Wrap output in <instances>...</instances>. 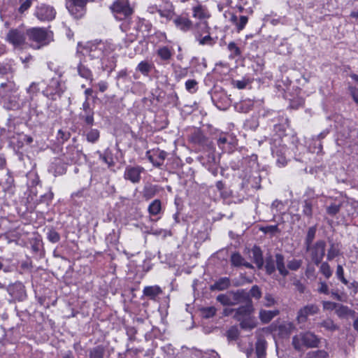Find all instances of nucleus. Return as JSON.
Returning a JSON list of instances; mask_svg holds the SVG:
<instances>
[{"mask_svg": "<svg viewBox=\"0 0 358 358\" xmlns=\"http://www.w3.org/2000/svg\"><path fill=\"white\" fill-rule=\"evenodd\" d=\"M248 295L245 289H238L219 294L216 299L223 306H232L248 300Z\"/></svg>", "mask_w": 358, "mask_h": 358, "instance_id": "nucleus-1", "label": "nucleus"}, {"mask_svg": "<svg viewBox=\"0 0 358 358\" xmlns=\"http://www.w3.org/2000/svg\"><path fill=\"white\" fill-rule=\"evenodd\" d=\"M265 269L268 275L274 274L275 270H278L283 277H286L289 274L284 256L279 253L276 254L274 257H269L266 259Z\"/></svg>", "mask_w": 358, "mask_h": 358, "instance_id": "nucleus-2", "label": "nucleus"}, {"mask_svg": "<svg viewBox=\"0 0 358 358\" xmlns=\"http://www.w3.org/2000/svg\"><path fill=\"white\" fill-rule=\"evenodd\" d=\"M26 34L29 40L35 43V44H31V45L36 49L48 44L50 41V34L43 28H31L27 30Z\"/></svg>", "mask_w": 358, "mask_h": 358, "instance_id": "nucleus-3", "label": "nucleus"}, {"mask_svg": "<svg viewBox=\"0 0 358 358\" xmlns=\"http://www.w3.org/2000/svg\"><path fill=\"white\" fill-rule=\"evenodd\" d=\"M110 9L115 17L120 20L129 17L134 12L129 0H116L110 6Z\"/></svg>", "mask_w": 358, "mask_h": 358, "instance_id": "nucleus-4", "label": "nucleus"}, {"mask_svg": "<svg viewBox=\"0 0 358 358\" xmlns=\"http://www.w3.org/2000/svg\"><path fill=\"white\" fill-rule=\"evenodd\" d=\"M326 243L324 241H317L315 243L306 246V251L309 252L313 262L319 265L325 255Z\"/></svg>", "mask_w": 358, "mask_h": 358, "instance_id": "nucleus-5", "label": "nucleus"}, {"mask_svg": "<svg viewBox=\"0 0 358 358\" xmlns=\"http://www.w3.org/2000/svg\"><path fill=\"white\" fill-rule=\"evenodd\" d=\"M65 90L64 83L59 77L53 78L49 82L44 94L52 99L60 96Z\"/></svg>", "mask_w": 358, "mask_h": 358, "instance_id": "nucleus-6", "label": "nucleus"}, {"mask_svg": "<svg viewBox=\"0 0 358 358\" xmlns=\"http://www.w3.org/2000/svg\"><path fill=\"white\" fill-rule=\"evenodd\" d=\"M103 47V42L101 41L88 42L82 48L80 52L83 55H88L91 59H101V50Z\"/></svg>", "mask_w": 358, "mask_h": 358, "instance_id": "nucleus-7", "label": "nucleus"}, {"mask_svg": "<svg viewBox=\"0 0 358 358\" xmlns=\"http://www.w3.org/2000/svg\"><path fill=\"white\" fill-rule=\"evenodd\" d=\"M320 308L314 303H309L301 307L297 312L296 320L299 324H304L309 316L318 314Z\"/></svg>", "mask_w": 358, "mask_h": 358, "instance_id": "nucleus-8", "label": "nucleus"}, {"mask_svg": "<svg viewBox=\"0 0 358 358\" xmlns=\"http://www.w3.org/2000/svg\"><path fill=\"white\" fill-rule=\"evenodd\" d=\"M26 32L22 28L10 29L7 35L6 40L15 48H20L25 43Z\"/></svg>", "mask_w": 358, "mask_h": 358, "instance_id": "nucleus-9", "label": "nucleus"}, {"mask_svg": "<svg viewBox=\"0 0 358 358\" xmlns=\"http://www.w3.org/2000/svg\"><path fill=\"white\" fill-rule=\"evenodd\" d=\"M56 12L55 9L50 6L40 5L37 6L35 15L41 21H50L55 18Z\"/></svg>", "mask_w": 358, "mask_h": 358, "instance_id": "nucleus-10", "label": "nucleus"}, {"mask_svg": "<svg viewBox=\"0 0 358 358\" xmlns=\"http://www.w3.org/2000/svg\"><path fill=\"white\" fill-rule=\"evenodd\" d=\"M244 303H245L244 306H241L234 310V317L238 321L252 315L255 310L252 301L249 296L248 300H245Z\"/></svg>", "mask_w": 358, "mask_h": 358, "instance_id": "nucleus-11", "label": "nucleus"}, {"mask_svg": "<svg viewBox=\"0 0 358 358\" xmlns=\"http://www.w3.org/2000/svg\"><path fill=\"white\" fill-rule=\"evenodd\" d=\"M144 171V168L140 166H128L125 169L124 178L133 183H138L141 180V174Z\"/></svg>", "mask_w": 358, "mask_h": 358, "instance_id": "nucleus-12", "label": "nucleus"}, {"mask_svg": "<svg viewBox=\"0 0 358 358\" xmlns=\"http://www.w3.org/2000/svg\"><path fill=\"white\" fill-rule=\"evenodd\" d=\"M9 294L15 299L22 301L25 297L24 286L21 283H15L8 288Z\"/></svg>", "mask_w": 358, "mask_h": 358, "instance_id": "nucleus-13", "label": "nucleus"}, {"mask_svg": "<svg viewBox=\"0 0 358 358\" xmlns=\"http://www.w3.org/2000/svg\"><path fill=\"white\" fill-rule=\"evenodd\" d=\"M173 22L178 29L184 32L189 31L193 25L192 22L189 18L182 16H177L173 19Z\"/></svg>", "mask_w": 358, "mask_h": 358, "instance_id": "nucleus-14", "label": "nucleus"}, {"mask_svg": "<svg viewBox=\"0 0 358 358\" xmlns=\"http://www.w3.org/2000/svg\"><path fill=\"white\" fill-rule=\"evenodd\" d=\"M192 16L201 20L209 18L210 15L206 6L198 4L192 8Z\"/></svg>", "mask_w": 358, "mask_h": 358, "instance_id": "nucleus-15", "label": "nucleus"}, {"mask_svg": "<svg viewBox=\"0 0 358 358\" xmlns=\"http://www.w3.org/2000/svg\"><path fill=\"white\" fill-rule=\"evenodd\" d=\"M201 24H202L203 26V29H205L204 32L207 33L208 35H206L203 37H201V34H200L199 33L196 35V38L198 41L199 45H213L214 43V42H213V39L212 38V37L209 35L210 27H208V22H203Z\"/></svg>", "mask_w": 358, "mask_h": 358, "instance_id": "nucleus-16", "label": "nucleus"}, {"mask_svg": "<svg viewBox=\"0 0 358 358\" xmlns=\"http://www.w3.org/2000/svg\"><path fill=\"white\" fill-rule=\"evenodd\" d=\"M295 329V325L290 322H284L278 327V334L282 338L288 337Z\"/></svg>", "mask_w": 358, "mask_h": 358, "instance_id": "nucleus-17", "label": "nucleus"}, {"mask_svg": "<svg viewBox=\"0 0 358 358\" xmlns=\"http://www.w3.org/2000/svg\"><path fill=\"white\" fill-rule=\"evenodd\" d=\"M143 295L150 299L155 300L162 293V289L158 285L147 286L143 290Z\"/></svg>", "mask_w": 358, "mask_h": 358, "instance_id": "nucleus-18", "label": "nucleus"}, {"mask_svg": "<svg viewBox=\"0 0 358 358\" xmlns=\"http://www.w3.org/2000/svg\"><path fill=\"white\" fill-rule=\"evenodd\" d=\"M103 48L101 50V60H103L105 58H107V59H112V62L113 63H115V55L113 54V52L115 50V46L114 45L110 43H107V42H103Z\"/></svg>", "mask_w": 358, "mask_h": 358, "instance_id": "nucleus-19", "label": "nucleus"}, {"mask_svg": "<svg viewBox=\"0 0 358 358\" xmlns=\"http://www.w3.org/2000/svg\"><path fill=\"white\" fill-rule=\"evenodd\" d=\"M302 339L306 348H315L319 343L317 337L311 332L301 333Z\"/></svg>", "mask_w": 358, "mask_h": 358, "instance_id": "nucleus-20", "label": "nucleus"}, {"mask_svg": "<svg viewBox=\"0 0 358 358\" xmlns=\"http://www.w3.org/2000/svg\"><path fill=\"white\" fill-rule=\"evenodd\" d=\"M231 285L230 279L227 277L220 278L213 285L210 286V289L222 291L229 287Z\"/></svg>", "mask_w": 358, "mask_h": 358, "instance_id": "nucleus-21", "label": "nucleus"}, {"mask_svg": "<svg viewBox=\"0 0 358 358\" xmlns=\"http://www.w3.org/2000/svg\"><path fill=\"white\" fill-rule=\"evenodd\" d=\"M279 314L278 310H266L262 309L259 310V319L263 323H268L274 317Z\"/></svg>", "mask_w": 358, "mask_h": 358, "instance_id": "nucleus-22", "label": "nucleus"}, {"mask_svg": "<svg viewBox=\"0 0 358 358\" xmlns=\"http://www.w3.org/2000/svg\"><path fill=\"white\" fill-rule=\"evenodd\" d=\"M239 322L241 327L246 330H251L257 326V320L255 317L252 315L243 318L239 320Z\"/></svg>", "mask_w": 358, "mask_h": 358, "instance_id": "nucleus-23", "label": "nucleus"}, {"mask_svg": "<svg viewBox=\"0 0 358 358\" xmlns=\"http://www.w3.org/2000/svg\"><path fill=\"white\" fill-rule=\"evenodd\" d=\"M266 342L264 339H258L255 344V352L257 358H265Z\"/></svg>", "mask_w": 358, "mask_h": 358, "instance_id": "nucleus-24", "label": "nucleus"}, {"mask_svg": "<svg viewBox=\"0 0 358 358\" xmlns=\"http://www.w3.org/2000/svg\"><path fill=\"white\" fill-rule=\"evenodd\" d=\"M162 210V203L159 199L154 200L148 206V212L152 215H158Z\"/></svg>", "mask_w": 358, "mask_h": 358, "instance_id": "nucleus-25", "label": "nucleus"}, {"mask_svg": "<svg viewBox=\"0 0 358 358\" xmlns=\"http://www.w3.org/2000/svg\"><path fill=\"white\" fill-rule=\"evenodd\" d=\"M78 72L81 77L87 80H92V73L85 65L80 64L78 66Z\"/></svg>", "mask_w": 358, "mask_h": 358, "instance_id": "nucleus-26", "label": "nucleus"}, {"mask_svg": "<svg viewBox=\"0 0 358 358\" xmlns=\"http://www.w3.org/2000/svg\"><path fill=\"white\" fill-rule=\"evenodd\" d=\"M105 352V348L102 345H98L93 348L90 351V358H103Z\"/></svg>", "mask_w": 358, "mask_h": 358, "instance_id": "nucleus-27", "label": "nucleus"}, {"mask_svg": "<svg viewBox=\"0 0 358 358\" xmlns=\"http://www.w3.org/2000/svg\"><path fill=\"white\" fill-rule=\"evenodd\" d=\"M157 55L164 61L169 60L172 57V53L169 48L164 46L159 48L157 52Z\"/></svg>", "mask_w": 358, "mask_h": 358, "instance_id": "nucleus-28", "label": "nucleus"}, {"mask_svg": "<svg viewBox=\"0 0 358 358\" xmlns=\"http://www.w3.org/2000/svg\"><path fill=\"white\" fill-rule=\"evenodd\" d=\"M292 345L295 350L300 351L305 347V343L302 339L301 334L294 336L292 338Z\"/></svg>", "mask_w": 358, "mask_h": 358, "instance_id": "nucleus-29", "label": "nucleus"}, {"mask_svg": "<svg viewBox=\"0 0 358 358\" xmlns=\"http://www.w3.org/2000/svg\"><path fill=\"white\" fill-rule=\"evenodd\" d=\"M320 266V272L329 279L332 275V270L327 262H321Z\"/></svg>", "mask_w": 358, "mask_h": 358, "instance_id": "nucleus-30", "label": "nucleus"}, {"mask_svg": "<svg viewBox=\"0 0 358 358\" xmlns=\"http://www.w3.org/2000/svg\"><path fill=\"white\" fill-rule=\"evenodd\" d=\"M319 326L331 331H335L338 329V327L334 324V321L329 318L323 320L320 323Z\"/></svg>", "mask_w": 358, "mask_h": 358, "instance_id": "nucleus-31", "label": "nucleus"}, {"mask_svg": "<svg viewBox=\"0 0 358 358\" xmlns=\"http://www.w3.org/2000/svg\"><path fill=\"white\" fill-rule=\"evenodd\" d=\"M315 233L316 228L315 227H311L308 229L305 240L306 247L312 245V242L315 236Z\"/></svg>", "mask_w": 358, "mask_h": 358, "instance_id": "nucleus-32", "label": "nucleus"}, {"mask_svg": "<svg viewBox=\"0 0 358 358\" xmlns=\"http://www.w3.org/2000/svg\"><path fill=\"white\" fill-rule=\"evenodd\" d=\"M152 66L146 61L140 62L137 66V71L144 75H147L151 70Z\"/></svg>", "mask_w": 358, "mask_h": 358, "instance_id": "nucleus-33", "label": "nucleus"}, {"mask_svg": "<svg viewBox=\"0 0 358 358\" xmlns=\"http://www.w3.org/2000/svg\"><path fill=\"white\" fill-rule=\"evenodd\" d=\"M336 275L337 278L344 285H348V281L344 276V269L342 265L338 264L336 266Z\"/></svg>", "mask_w": 358, "mask_h": 358, "instance_id": "nucleus-34", "label": "nucleus"}, {"mask_svg": "<svg viewBox=\"0 0 358 358\" xmlns=\"http://www.w3.org/2000/svg\"><path fill=\"white\" fill-rule=\"evenodd\" d=\"M351 310L348 307L338 303V306L336 308V313L338 317H345L350 313Z\"/></svg>", "mask_w": 358, "mask_h": 358, "instance_id": "nucleus-35", "label": "nucleus"}, {"mask_svg": "<svg viewBox=\"0 0 358 358\" xmlns=\"http://www.w3.org/2000/svg\"><path fill=\"white\" fill-rule=\"evenodd\" d=\"M303 213L304 215L311 217L313 215V205L308 200H306L303 205Z\"/></svg>", "mask_w": 358, "mask_h": 358, "instance_id": "nucleus-36", "label": "nucleus"}, {"mask_svg": "<svg viewBox=\"0 0 358 358\" xmlns=\"http://www.w3.org/2000/svg\"><path fill=\"white\" fill-rule=\"evenodd\" d=\"M198 83L196 80H187L185 82V88L190 93H194L197 91Z\"/></svg>", "mask_w": 358, "mask_h": 358, "instance_id": "nucleus-37", "label": "nucleus"}, {"mask_svg": "<svg viewBox=\"0 0 358 358\" xmlns=\"http://www.w3.org/2000/svg\"><path fill=\"white\" fill-rule=\"evenodd\" d=\"M99 138V131L96 129H91L87 134V140L90 143H95Z\"/></svg>", "mask_w": 358, "mask_h": 358, "instance_id": "nucleus-38", "label": "nucleus"}, {"mask_svg": "<svg viewBox=\"0 0 358 358\" xmlns=\"http://www.w3.org/2000/svg\"><path fill=\"white\" fill-rule=\"evenodd\" d=\"M176 78L177 79H181L184 77H186L188 74V68L185 67H181V66H177L175 69L174 71Z\"/></svg>", "mask_w": 358, "mask_h": 358, "instance_id": "nucleus-39", "label": "nucleus"}, {"mask_svg": "<svg viewBox=\"0 0 358 358\" xmlns=\"http://www.w3.org/2000/svg\"><path fill=\"white\" fill-rule=\"evenodd\" d=\"M248 293L249 294L250 298L251 296L252 298H255V299H259L262 295V291L257 285H253L251 287L250 292Z\"/></svg>", "mask_w": 358, "mask_h": 358, "instance_id": "nucleus-40", "label": "nucleus"}, {"mask_svg": "<svg viewBox=\"0 0 358 358\" xmlns=\"http://www.w3.org/2000/svg\"><path fill=\"white\" fill-rule=\"evenodd\" d=\"M308 358H328L329 355L324 350L313 351L308 353Z\"/></svg>", "mask_w": 358, "mask_h": 358, "instance_id": "nucleus-41", "label": "nucleus"}, {"mask_svg": "<svg viewBox=\"0 0 358 358\" xmlns=\"http://www.w3.org/2000/svg\"><path fill=\"white\" fill-rule=\"evenodd\" d=\"M80 117L84 120L86 124L92 125L94 124V112H85L80 115Z\"/></svg>", "mask_w": 358, "mask_h": 358, "instance_id": "nucleus-42", "label": "nucleus"}, {"mask_svg": "<svg viewBox=\"0 0 358 358\" xmlns=\"http://www.w3.org/2000/svg\"><path fill=\"white\" fill-rule=\"evenodd\" d=\"M253 256L255 262L259 268H261L263 265V258L259 249H255L253 250Z\"/></svg>", "mask_w": 358, "mask_h": 358, "instance_id": "nucleus-43", "label": "nucleus"}, {"mask_svg": "<svg viewBox=\"0 0 358 358\" xmlns=\"http://www.w3.org/2000/svg\"><path fill=\"white\" fill-rule=\"evenodd\" d=\"M231 262L234 266H239L244 264V259L238 253H234L231 257Z\"/></svg>", "mask_w": 358, "mask_h": 358, "instance_id": "nucleus-44", "label": "nucleus"}, {"mask_svg": "<svg viewBox=\"0 0 358 358\" xmlns=\"http://www.w3.org/2000/svg\"><path fill=\"white\" fill-rule=\"evenodd\" d=\"M248 21V18L247 16L242 15L240 17L237 23L235 24L238 32H240L245 28Z\"/></svg>", "mask_w": 358, "mask_h": 358, "instance_id": "nucleus-45", "label": "nucleus"}, {"mask_svg": "<svg viewBox=\"0 0 358 358\" xmlns=\"http://www.w3.org/2000/svg\"><path fill=\"white\" fill-rule=\"evenodd\" d=\"M1 89L4 91V93H6L15 91L16 87L13 82L8 81L1 84Z\"/></svg>", "mask_w": 358, "mask_h": 358, "instance_id": "nucleus-46", "label": "nucleus"}, {"mask_svg": "<svg viewBox=\"0 0 358 358\" xmlns=\"http://www.w3.org/2000/svg\"><path fill=\"white\" fill-rule=\"evenodd\" d=\"M317 291L320 294H329V286L324 281H320L318 282Z\"/></svg>", "mask_w": 358, "mask_h": 358, "instance_id": "nucleus-47", "label": "nucleus"}, {"mask_svg": "<svg viewBox=\"0 0 358 358\" xmlns=\"http://www.w3.org/2000/svg\"><path fill=\"white\" fill-rule=\"evenodd\" d=\"M301 260L292 259L287 263V268L292 271H296L301 266Z\"/></svg>", "mask_w": 358, "mask_h": 358, "instance_id": "nucleus-48", "label": "nucleus"}, {"mask_svg": "<svg viewBox=\"0 0 358 358\" xmlns=\"http://www.w3.org/2000/svg\"><path fill=\"white\" fill-rule=\"evenodd\" d=\"M238 330L236 327H231L227 331V336L229 340H236L238 336Z\"/></svg>", "mask_w": 358, "mask_h": 358, "instance_id": "nucleus-49", "label": "nucleus"}, {"mask_svg": "<svg viewBox=\"0 0 358 358\" xmlns=\"http://www.w3.org/2000/svg\"><path fill=\"white\" fill-rule=\"evenodd\" d=\"M339 254V250L334 247V245H331L330 248L328 250L327 258L328 260L331 261L334 257L338 256Z\"/></svg>", "mask_w": 358, "mask_h": 358, "instance_id": "nucleus-50", "label": "nucleus"}, {"mask_svg": "<svg viewBox=\"0 0 358 358\" xmlns=\"http://www.w3.org/2000/svg\"><path fill=\"white\" fill-rule=\"evenodd\" d=\"M264 299V306L266 307H271L273 305H275V303H276L273 296L269 293L266 294Z\"/></svg>", "mask_w": 358, "mask_h": 358, "instance_id": "nucleus-51", "label": "nucleus"}, {"mask_svg": "<svg viewBox=\"0 0 358 358\" xmlns=\"http://www.w3.org/2000/svg\"><path fill=\"white\" fill-rule=\"evenodd\" d=\"M48 238L52 243H57L60 239L59 234L55 230H50L48 233Z\"/></svg>", "mask_w": 358, "mask_h": 358, "instance_id": "nucleus-52", "label": "nucleus"}, {"mask_svg": "<svg viewBox=\"0 0 358 358\" xmlns=\"http://www.w3.org/2000/svg\"><path fill=\"white\" fill-rule=\"evenodd\" d=\"M203 316L206 318L213 317L216 313V308L213 306L208 307L202 310Z\"/></svg>", "mask_w": 358, "mask_h": 358, "instance_id": "nucleus-53", "label": "nucleus"}, {"mask_svg": "<svg viewBox=\"0 0 358 358\" xmlns=\"http://www.w3.org/2000/svg\"><path fill=\"white\" fill-rule=\"evenodd\" d=\"M322 304L324 310H336L338 306V303L329 301H323Z\"/></svg>", "mask_w": 358, "mask_h": 358, "instance_id": "nucleus-54", "label": "nucleus"}, {"mask_svg": "<svg viewBox=\"0 0 358 358\" xmlns=\"http://www.w3.org/2000/svg\"><path fill=\"white\" fill-rule=\"evenodd\" d=\"M340 205L331 204L327 208V213L331 216L336 215L340 210Z\"/></svg>", "mask_w": 358, "mask_h": 358, "instance_id": "nucleus-55", "label": "nucleus"}, {"mask_svg": "<svg viewBox=\"0 0 358 358\" xmlns=\"http://www.w3.org/2000/svg\"><path fill=\"white\" fill-rule=\"evenodd\" d=\"M228 49L230 52L234 53V56H239L241 55L240 48L236 45L234 42H230L228 45Z\"/></svg>", "mask_w": 358, "mask_h": 358, "instance_id": "nucleus-56", "label": "nucleus"}, {"mask_svg": "<svg viewBox=\"0 0 358 358\" xmlns=\"http://www.w3.org/2000/svg\"><path fill=\"white\" fill-rule=\"evenodd\" d=\"M348 90L352 97V99L358 105V88L353 86H349Z\"/></svg>", "mask_w": 358, "mask_h": 358, "instance_id": "nucleus-57", "label": "nucleus"}, {"mask_svg": "<svg viewBox=\"0 0 358 358\" xmlns=\"http://www.w3.org/2000/svg\"><path fill=\"white\" fill-rule=\"evenodd\" d=\"M154 155L157 157L156 159L157 162H161V165L162 164L164 160L166 157V152L162 150H156L154 152Z\"/></svg>", "mask_w": 358, "mask_h": 358, "instance_id": "nucleus-58", "label": "nucleus"}, {"mask_svg": "<svg viewBox=\"0 0 358 358\" xmlns=\"http://www.w3.org/2000/svg\"><path fill=\"white\" fill-rule=\"evenodd\" d=\"M146 155H147L148 158L150 160V162H152L154 166H161V162H157L156 159H155V157H156V156L154 155V153L152 155H151L150 152L148 151Z\"/></svg>", "mask_w": 358, "mask_h": 358, "instance_id": "nucleus-59", "label": "nucleus"}, {"mask_svg": "<svg viewBox=\"0 0 358 358\" xmlns=\"http://www.w3.org/2000/svg\"><path fill=\"white\" fill-rule=\"evenodd\" d=\"M31 5V1L26 0L19 8V12L21 13H24L25 10L30 8Z\"/></svg>", "mask_w": 358, "mask_h": 358, "instance_id": "nucleus-60", "label": "nucleus"}, {"mask_svg": "<svg viewBox=\"0 0 358 358\" xmlns=\"http://www.w3.org/2000/svg\"><path fill=\"white\" fill-rule=\"evenodd\" d=\"M262 231L265 233L274 234V233L278 231V229L277 225H271V226H268L264 228H262Z\"/></svg>", "mask_w": 358, "mask_h": 358, "instance_id": "nucleus-61", "label": "nucleus"}, {"mask_svg": "<svg viewBox=\"0 0 358 358\" xmlns=\"http://www.w3.org/2000/svg\"><path fill=\"white\" fill-rule=\"evenodd\" d=\"M329 294H331V296L339 301H344L343 296L338 293L336 290H332L329 292Z\"/></svg>", "mask_w": 358, "mask_h": 358, "instance_id": "nucleus-62", "label": "nucleus"}, {"mask_svg": "<svg viewBox=\"0 0 358 358\" xmlns=\"http://www.w3.org/2000/svg\"><path fill=\"white\" fill-rule=\"evenodd\" d=\"M27 90L29 94H34L38 90V85L36 83H32Z\"/></svg>", "mask_w": 358, "mask_h": 358, "instance_id": "nucleus-63", "label": "nucleus"}, {"mask_svg": "<svg viewBox=\"0 0 358 358\" xmlns=\"http://www.w3.org/2000/svg\"><path fill=\"white\" fill-rule=\"evenodd\" d=\"M97 86L101 92H104L108 89V83L105 81H100Z\"/></svg>", "mask_w": 358, "mask_h": 358, "instance_id": "nucleus-64", "label": "nucleus"}]
</instances>
